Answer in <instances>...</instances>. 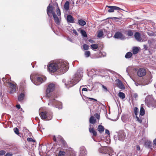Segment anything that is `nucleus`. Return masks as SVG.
<instances>
[{
    "label": "nucleus",
    "mask_w": 156,
    "mask_h": 156,
    "mask_svg": "<svg viewBox=\"0 0 156 156\" xmlns=\"http://www.w3.org/2000/svg\"><path fill=\"white\" fill-rule=\"evenodd\" d=\"M134 111L135 115L136 116L138 114L139 110L137 107H135L134 108Z\"/></svg>",
    "instance_id": "obj_38"
},
{
    "label": "nucleus",
    "mask_w": 156,
    "mask_h": 156,
    "mask_svg": "<svg viewBox=\"0 0 156 156\" xmlns=\"http://www.w3.org/2000/svg\"><path fill=\"white\" fill-rule=\"evenodd\" d=\"M102 150L103 151L101 152V153H108L110 156H112L114 155V152L111 147H104L103 148Z\"/></svg>",
    "instance_id": "obj_8"
},
{
    "label": "nucleus",
    "mask_w": 156,
    "mask_h": 156,
    "mask_svg": "<svg viewBox=\"0 0 156 156\" xmlns=\"http://www.w3.org/2000/svg\"><path fill=\"white\" fill-rule=\"evenodd\" d=\"M14 131L16 134L18 135L19 134V130L18 128H14Z\"/></svg>",
    "instance_id": "obj_43"
},
{
    "label": "nucleus",
    "mask_w": 156,
    "mask_h": 156,
    "mask_svg": "<svg viewBox=\"0 0 156 156\" xmlns=\"http://www.w3.org/2000/svg\"><path fill=\"white\" fill-rule=\"evenodd\" d=\"M83 47L85 50H87L89 48V46L86 44H84L83 45Z\"/></svg>",
    "instance_id": "obj_40"
},
{
    "label": "nucleus",
    "mask_w": 156,
    "mask_h": 156,
    "mask_svg": "<svg viewBox=\"0 0 156 156\" xmlns=\"http://www.w3.org/2000/svg\"><path fill=\"white\" fill-rule=\"evenodd\" d=\"M146 71L145 69L140 68L137 71V75L140 77H142L145 75Z\"/></svg>",
    "instance_id": "obj_12"
},
{
    "label": "nucleus",
    "mask_w": 156,
    "mask_h": 156,
    "mask_svg": "<svg viewBox=\"0 0 156 156\" xmlns=\"http://www.w3.org/2000/svg\"><path fill=\"white\" fill-rule=\"evenodd\" d=\"M135 84L136 86H138L139 85H140L139 83L136 82H135Z\"/></svg>",
    "instance_id": "obj_61"
},
{
    "label": "nucleus",
    "mask_w": 156,
    "mask_h": 156,
    "mask_svg": "<svg viewBox=\"0 0 156 156\" xmlns=\"http://www.w3.org/2000/svg\"><path fill=\"white\" fill-rule=\"evenodd\" d=\"M87 151L85 148L84 147H80V152L79 156H86Z\"/></svg>",
    "instance_id": "obj_13"
},
{
    "label": "nucleus",
    "mask_w": 156,
    "mask_h": 156,
    "mask_svg": "<svg viewBox=\"0 0 156 156\" xmlns=\"http://www.w3.org/2000/svg\"><path fill=\"white\" fill-rule=\"evenodd\" d=\"M55 88V85L53 83H50L48 86L45 95L48 99V105L51 107H55L58 109H61L62 108V104L55 99L57 96L53 92Z\"/></svg>",
    "instance_id": "obj_1"
},
{
    "label": "nucleus",
    "mask_w": 156,
    "mask_h": 156,
    "mask_svg": "<svg viewBox=\"0 0 156 156\" xmlns=\"http://www.w3.org/2000/svg\"><path fill=\"white\" fill-rule=\"evenodd\" d=\"M69 2L68 1H66L64 5V7L65 10L68 11L69 9Z\"/></svg>",
    "instance_id": "obj_23"
},
{
    "label": "nucleus",
    "mask_w": 156,
    "mask_h": 156,
    "mask_svg": "<svg viewBox=\"0 0 156 156\" xmlns=\"http://www.w3.org/2000/svg\"><path fill=\"white\" fill-rule=\"evenodd\" d=\"M48 71L50 73H54L58 71L57 62H50L48 66Z\"/></svg>",
    "instance_id": "obj_5"
},
{
    "label": "nucleus",
    "mask_w": 156,
    "mask_h": 156,
    "mask_svg": "<svg viewBox=\"0 0 156 156\" xmlns=\"http://www.w3.org/2000/svg\"><path fill=\"white\" fill-rule=\"evenodd\" d=\"M96 122V119L93 116H91L90 119V122L91 123L93 124Z\"/></svg>",
    "instance_id": "obj_26"
},
{
    "label": "nucleus",
    "mask_w": 156,
    "mask_h": 156,
    "mask_svg": "<svg viewBox=\"0 0 156 156\" xmlns=\"http://www.w3.org/2000/svg\"><path fill=\"white\" fill-rule=\"evenodd\" d=\"M106 7L109 8L108 10V12H114V10L119 11L122 10L121 9L115 6H111L107 5Z\"/></svg>",
    "instance_id": "obj_10"
},
{
    "label": "nucleus",
    "mask_w": 156,
    "mask_h": 156,
    "mask_svg": "<svg viewBox=\"0 0 156 156\" xmlns=\"http://www.w3.org/2000/svg\"><path fill=\"white\" fill-rule=\"evenodd\" d=\"M27 140L28 142H34L35 140H33L32 139L30 138H27Z\"/></svg>",
    "instance_id": "obj_48"
},
{
    "label": "nucleus",
    "mask_w": 156,
    "mask_h": 156,
    "mask_svg": "<svg viewBox=\"0 0 156 156\" xmlns=\"http://www.w3.org/2000/svg\"><path fill=\"white\" fill-rule=\"evenodd\" d=\"M78 23L79 25L81 26H83L86 25V22L83 20H78Z\"/></svg>",
    "instance_id": "obj_24"
},
{
    "label": "nucleus",
    "mask_w": 156,
    "mask_h": 156,
    "mask_svg": "<svg viewBox=\"0 0 156 156\" xmlns=\"http://www.w3.org/2000/svg\"><path fill=\"white\" fill-rule=\"evenodd\" d=\"M68 40L70 41V42H73V40L72 39H71V38H68Z\"/></svg>",
    "instance_id": "obj_60"
},
{
    "label": "nucleus",
    "mask_w": 156,
    "mask_h": 156,
    "mask_svg": "<svg viewBox=\"0 0 156 156\" xmlns=\"http://www.w3.org/2000/svg\"><path fill=\"white\" fill-rule=\"evenodd\" d=\"M9 85L10 88V93H13L16 91V85L11 83H9Z\"/></svg>",
    "instance_id": "obj_15"
},
{
    "label": "nucleus",
    "mask_w": 156,
    "mask_h": 156,
    "mask_svg": "<svg viewBox=\"0 0 156 156\" xmlns=\"http://www.w3.org/2000/svg\"><path fill=\"white\" fill-rule=\"evenodd\" d=\"M40 115L42 119H47L48 120H51L52 117L51 113H48L46 111L41 112Z\"/></svg>",
    "instance_id": "obj_7"
},
{
    "label": "nucleus",
    "mask_w": 156,
    "mask_h": 156,
    "mask_svg": "<svg viewBox=\"0 0 156 156\" xmlns=\"http://www.w3.org/2000/svg\"><path fill=\"white\" fill-rule=\"evenodd\" d=\"M147 36L145 35H142L141 36V40L140 42H143L146 41L147 40Z\"/></svg>",
    "instance_id": "obj_27"
},
{
    "label": "nucleus",
    "mask_w": 156,
    "mask_h": 156,
    "mask_svg": "<svg viewBox=\"0 0 156 156\" xmlns=\"http://www.w3.org/2000/svg\"><path fill=\"white\" fill-rule=\"evenodd\" d=\"M147 34L149 36H154V33L152 31H149L147 32Z\"/></svg>",
    "instance_id": "obj_41"
},
{
    "label": "nucleus",
    "mask_w": 156,
    "mask_h": 156,
    "mask_svg": "<svg viewBox=\"0 0 156 156\" xmlns=\"http://www.w3.org/2000/svg\"><path fill=\"white\" fill-rule=\"evenodd\" d=\"M88 98L89 99H91V100H94V101H97V100L95 99H94V98Z\"/></svg>",
    "instance_id": "obj_55"
},
{
    "label": "nucleus",
    "mask_w": 156,
    "mask_h": 156,
    "mask_svg": "<svg viewBox=\"0 0 156 156\" xmlns=\"http://www.w3.org/2000/svg\"><path fill=\"white\" fill-rule=\"evenodd\" d=\"M102 87L104 89V90L105 92H107V91H108V90L107 89L106 87L103 85H102Z\"/></svg>",
    "instance_id": "obj_45"
},
{
    "label": "nucleus",
    "mask_w": 156,
    "mask_h": 156,
    "mask_svg": "<svg viewBox=\"0 0 156 156\" xmlns=\"http://www.w3.org/2000/svg\"><path fill=\"white\" fill-rule=\"evenodd\" d=\"M98 129L100 133H101L104 131V128L102 126L99 125L98 127Z\"/></svg>",
    "instance_id": "obj_28"
},
{
    "label": "nucleus",
    "mask_w": 156,
    "mask_h": 156,
    "mask_svg": "<svg viewBox=\"0 0 156 156\" xmlns=\"http://www.w3.org/2000/svg\"><path fill=\"white\" fill-rule=\"evenodd\" d=\"M126 136L125 133L122 131H120L118 133V139L120 141H123L125 138Z\"/></svg>",
    "instance_id": "obj_9"
},
{
    "label": "nucleus",
    "mask_w": 156,
    "mask_h": 156,
    "mask_svg": "<svg viewBox=\"0 0 156 156\" xmlns=\"http://www.w3.org/2000/svg\"><path fill=\"white\" fill-rule=\"evenodd\" d=\"M114 37L115 38L119 39L121 40H124L126 39L125 37L121 32H116L115 35Z\"/></svg>",
    "instance_id": "obj_11"
},
{
    "label": "nucleus",
    "mask_w": 156,
    "mask_h": 156,
    "mask_svg": "<svg viewBox=\"0 0 156 156\" xmlns=\"http://www.w3.org/2000/svg\"><path fill=\"white\" fill-rule=\"evenodd\" d=\"M68 22L72 23L74 22V19L72 16L70 15H68L66 18Z\"/></svg>",
    "instance_id": "obj_18"
},
{
    "label": "nucleus",
    "mask_w": 156,
    "mask_h": 156,
    "mask_svg": "<svg viewBox=\"0 0 156 156\" xmlns=\"http://www.w3.org/2000/svg\"><path fill=\"white\" fill-rule=\"evenodd\" d=\"M115 81L117 87L120 89H124L125 87L122 81L119 79L116 80Z\"/></svg>",
    "instance_id": "obj_14"
},
{
    "label": "nucleus",
    "mask_w": 156,
    "mask_h": 156,
    "mask_svg": "<svg viewBox=\"0 0 156 156\" xmlns=\"http://www.w3.org/2000/svg\"><path fill=\"white\" fill-rule=\"evenodd\" d=\"M145 103L148 107H153L155 104V101L152 95H148L146 98Z\"/></svg>",
    "instance_id": "obj_6"
},
{
    "label": "nucleus",
    "mask_w": 156,
    "mask_h": 156,
    "mask_svg": "<svg viewBox=\"0 0 156 156\" xmlns=\"http://www.w3.org/2000/svg\"><path fill=\"white\" fill-rule=\"evenodd\" d=\"M127 35L129 36H131L133 34V30H129L127 31Z\"/></svg>",
    "instance_id": "obj_35"
},
{
    "label": "nucleus",
    "mask_w": 156,
    "mask_h": 156,
    "mask_svg": "<svg viewBox=\"0 0 156 156\" xmlns=\"http://www.w3.org/2000/svg\"><path fill=\"white\" fill-rule=\"evenodd\" d=\"M75 152L71 150L69 151V156H75Z\"/></svg>",
    "instance_id": "obj_33"
},
{
    "label": "nucleus",
    "mask_w": 156,
    "mask_h": 156,
    "mask_svg": "<svg viewBox=\"0 0 156 156\" xmlns=\"http://www.w3.org/2000/svg\"><path fill=\"white\" fill-rule=\"evenodd\" d=\"M139 51V49L137 47H134L133 48L132 52L134 54H136Z\"/></svg>",
    "instance_id": "obj_25"
},
{
    "label": "nucleus",
    "mask_w": 156,
    "mask_h": 156,
    "mask_svg": "<svg viewBox=\"0 0 156 156\" xmlns=\"http://www.w3.org/2000/svg\"><path fill=\"white\" fill-rule=\"evenodd\" d=\"M140 115H139V118L137 116H136V118L137 121L140 123H141L142 122V119L140 118Z\"/></svg>",
    "instance_id": "obj_36"
},
{
    "label": "nucleus",
    "mask_w": 156,
    "mask_h": 156,
    "mask_svg": "<svg viewBox=\"0 0 156 156\" xmlns=\"http://www.w3.org/2000/svg\"><path fill=\"white\" fill-rule=\"evenodd\" d=\"M56 13L58 16H60L61 15L60 10L59 8H57L56 9Z\"/></svg>",
    "instance_id": "obj_44"
},
{
    "label": "nucleus",
    "mask_w": 156,
    "mask_h": 156,
    "mask_svg": "<svg viewBox=\"0 0 156 156\" xmlns=\"http://www.w3.org/2000/svg\"><path fill=\"white\" fill-rule=\"evenodd\" d=\"M144 142V140L143 139L140 140L139 141V142L140 144H141Z\"/></svg>",
    "instance_id": "obj_51"
},
{
    "label": "nucleus",
    "mask_w": 156,
    "mask_h": 156,
    "mask_svg": "<svg viewBox=\"0 0 156 156\" xmlns=\"http://www.w3.org/2000/svg\"><path fill=\"white\" fill-rule=\"evenodd\" d=\"M103 35V32L102 31H100L98 35V37H101Z\"/></svg>",
    "instance_id": "obj_39"
},
{
    "label": "nucleus",
    "mask_w": 156,
    "mask_h": 156,
    "mask_svg": "<svg viewBox=\"0 0 156 156\" xmlns=\"http://www.w3.org/2000/svg\"><path fill=\"white\" fill-rule=\"evenodd\" d=\"M53 139L55 141H56V138H55V136H53Z\"/></svg>",
    "instance_id": "obj_63"
},
{
    "label": "nucleus",
    "mask_w": 156,
    "mask_h": 156,
    "mask_svg": "<svg viewBox=\"0 0 156 156\" xmlns=\"http://www.w3.org/2000/svg\"><path fill=\"white\" fill-rule=\"evenodd\" d=\"M65 152L64 151H60L59 152L58 156H64Z\"/></svg>",
    "instance_id": "obj_42"
},
{
    "label": "nucleus",
    "mask_w": 156,
    "mask_h": 156,
    "mask_svg": "<svg viewBox=\"0 0 156 156\" xmlns=\"http://www.w3.org/2000/svg\"><path fill=\"white\" fill-rule=\"evenodd\" d=\"M91 48L93 50L97 49L98 48V45L97 44H93L91 45Z\"/></svg>",
    "instance_id": "obj_34"
},
{
    "label": "nucleus",
    "mask_w": 156,
    "mask_h": 156,
    "mask_svg": "<svg viewBox=\"0 0 156 156\" xmlns=\"http://www.w3.org/2000/svg\"><path fill=\"white\" fill-rule=\"evenodd\" d=\"M25 95L23 93H21L18 97V100L20 101H22L24 99Z\"/></svg>",
    "instance_id": "obj_22"
},
{
    "label": "nucleus",
    "mask_w": 156,
    "mask_h": 156,
    "mask_svg": "<svg viewBox=\"0 0 156 156\" xmlns=\"http://www.w3.org/2000/svg\"><path fill=\"white\" fill-rule=\"evenodd\" d=\"M73 33L74 34H75L76 35H78V33H77V32H76V30H73Z\"/></svg>",
    "instance_id": "obj_52"
},
{
    "label": "nucleus",
    "mask_w": 156,
    "mask_h": 156,
    "mask_svg": "<svg viewBox=\"0 0 156 156\" xmlns=\"http://www.w3.org/2000/svg\"><path fill=\"white\" fill-rule=\"evenodd\" d=\"M134 37L137 41L140 42L141 40V36L139 33L136 32L134 34Z\"/></svg>",
    "instance_id": "obj_19"
},
{
    "label": "nucleus",
    "mask_w": 156,
    "mask_h": 156,
    "mask_svg": "<svg viewBox=\"0 0 156 156\" xmlns=\"http://www.w3.org/2000/svg\"><path fill=\"white\" fill-rule=\"evenodd\" d=\"M12 154L10 153H7L4 156H12Z\"/></svg>",
    "instance_id": "obj_50"
},
{
    "label": "nucleus",
    "mask_w": 156,
    "mask_h": 156,
    "mask_svg": "<svg viewBox=\"0 0 156 156\" xmlns=\"http://www.w3.org/2000/svg\"><path fill=\"white\" fill-rule=\"evenodd\" d=\"M46 145H44V146H43L42 147V149H45V150L44 151H42L43 152H45L46 151Z\"/></svg>",
    "instance_id": "obj_49"
},
{
    "label": "nucleus",
    "mask_w": 156,
    "mask_h": 156,
    "mask_svg": "<svg viewBox=\"0 0 156 156\" xmlns=\"http://www.w3.org/2000/svg\"><path fill=\"white\" fill-rule=\"evenodd\" d=\"M145 147L147 148L151 149L152 148V144L149 141H147L145 144Z\"/></svg>",
    "instance_id": "obj_21"
},
{
    "label": "nucleus",
    "mask_w": 156,
    "mask_h": 156,
    "mask_svg": "<svg viewBox=\"0 0 156 156\" xmlns=\"http://www.w3.org/2000/svg\"><path fill=\"white\" fill-rule=\"evenodd\" d=\"M149 83V82H148L147 80H145L144 82V83H142L141 85L143 86H144V85H145L148 84Z\"/></svg>",
    "instance_id": "obj_46"
},
{
    "label": "nucleus",
    "mask_w": 156,
    "mask_h": 156,
    "mask_svg": "<svg viewBox=\"0 0 156 156\" xmlns=\"http://www.w3.org/2000/svg\"><path fill=\"white\" fill-rule=\"evenodd\" d=\"M83 72H77L76 74L73 78L69 80H68L67 83L65 84L66 87L69 88L73 86L76 84L80 80L81 78L83 76Z\"/></svg>",
    "instance_id": "obj_2"
},
{
    "label": "nucleus",
    "mask_w": 156,
    "mask_h": 156,
    "mask_svg": "<svg viewBox=\"0 0 156 156\" xmlns=\"http://www.w3.org/2000/svg\"><path fill=\"white\" fill-rule=\"evenodd\" d=\"M89 131L91 133H92L93 136H96L97 135V132L93 128L90 127L89 128Z\"/></svg>",
    "instance_id": "obj_20"
},
{
    "label": "nucleus",
    "mask_w": 156,
    "mask_h": 156,
    "mask_svg": "<svg viewBox=\"0 0 156 156\" xmlns=\"http://www.w3.org/2000/svg\"><path fill=\"white\" fill-rule=\"evenodd\" d=\"M16 107L19 109L20 108V105H16Z\"/></svg>",
    "instance_id": "obj_58"
},
{
    "label": "nucleus",
    "mask_w": 156,
    "mask_h": 156,
    "mask_svg": "<svg viewBox=\"0 0 156 156\" xmlns=\"http://www.w3.org/2000/svg\"><path fill=\"white\" fill-rule=\"evenodd\" d=\"M154 145L156 146V138L153 141Z\"/></svg>",
    "instance_id": "obj_59"
},
{
    "label": "nucleus",
    "mask_w": 156,
    "mask_h": 156,
    "mask_svg": "<svg viewBox=\"0 0 156 156\" xmlns=\"http://www.w3.org/2000/svg\"><path fill=\"white\" fill-rule=\"evenodd\" d=\"M58 68V71L63 73H65L68 69L69 66L67 61L60 60L57 62Z\"/></svg>",
    "instance_id": "obj_3"
},
{
    "label": "nucleus",
    "mask_w": 156,
    "mask_h": 156,
    "mask_svg": "<svg viewBox=\"0 0 156 156\" xmlns=\"http://www.w3.org/2000/svg\"><path fill=\"white\" fill-rule=\"evenodd\" d=\"M137 150L139 151L140 150V148L139 145H137L136 146Z\"/></svg>",
    "instance_id": "obj_53"
},
{
    "label": "nucleus",
    "mask_w": 156,
    "mask_h": 156,
    "mask_svg": "<svg viewBox=\"0 0 156 156\" xmlns=\"http://www.w3.org/2000/svg\"><path fill=\"white\" fill-rule=\"evenodd\" d=\"M89 42H91V43L93 42V41L92 40H89Z\"/></svg>",
    "instance_id": "obj_64"
},
{
    "label": "nucleus",
    "mask_w": 156,
    "mask_h": 156,
    "mask_svg": "<svg viewBox=\"0 0 156 156\" xmlns=\"http://www.w3.org/2000/svg\"><path fill=\"white\" fill-rule=\"evenodd\" d=\"M132 53L131 52H129L126 54L125 55V57L126 58H129L132 56Z\"/></svg>",
    "instance_id": "obj_32"
},
{
    "label": "nucleus",
    "mask_w": 156,
    "mask_h": 156,
    "mask_svg": "<svg viewBox=\"0 0 156 156\" xmlns=\"http://www.w3.org/2000/svg\"><path fill=\"white\" fill-rule=\"evenodd\" d=\"M52 15L55 23L57 25L59 24V20L58 16L55 14V13H53Z\"/></svg>",
    "instance_id": "obj_17"
},
{
    "label": "nucleus",
    "mask_w": 156,
    "mask_h": 156,
    "mask_svg": "<svg viewBox=\"0 0 156 156\" xmlns=\"http://www.w3.org/2000/svg\"><path fill=\"white\" fill-rule=\"evenodd\" d=\"M82 91H87V88H83L82 89Z\"/></svg>",
    "instance_id": "obj_57"
},
{
    "label": "nucleus",
    "mask_w": 156,
    "mask_h": 156,
    "mask_svg": "<svg viewBox=\"0 0 156 156\" xmlns=\"http://www.w3.org/2000/svg\"><path fill=\"white\" fill-rule=\"evenodd\" d=\"M80 33L84 37H87V34L86 33V31L83 30H80Z\"/></svg>",
    "instance_id": "obj_29"
},
{
    "label": "nucleus",
    "mask_w": 156,
    "mask_h": 156,
    "mask_svg": "<svg viewBox=\"0 0 156 156\" xmlns=\"http://www.w3.org/2000/svg\"><path fill=\"white\" fill-rule=\"evenodd\" d=\"M5 151L4 150L0 151V155H4L5 153Z\"/></svg>",
    "instance_id": "obj_47"
},
{
    "label": "nucleus",
    "mask_w": 156,
    "mask_h": 156,
    "mask_svg": "<svg viewBox=\"0 0 156 156\" xmlns=\"http://www.w3.org/2000/svg\"><path fill=\"white\" fill-rule=\"evenodd\" d=\"M95 116L97 119H99L100 118L99 115L98 114H96Z\"/></svg>",
    "instance_id": "obj_56"
},
{
    "label": "nucleus",
    "mask_w": 156,
    "mask_h": 156,
    "mask_svg": "<svg viewBox=\"0 0 156 156\" xmlns=\"http://www.w3.org/2000/svg\"><path fill=\"white\" fill-rule=\"evenodd\" d=\"M145 110L143 107H141L140 111V115L141 116L145 114Z\"/></svg>",
    "instance_id": "obj_31"
},
{
    "label": "nucleus",
    "mask_w": 156,
    "mask_h": 156,
    "mask_svg": "<svg viewBox=\"0 0 156 156\" xmlns=\"http://www.w3.org/2000/svg\"><path fill=\"white\" fill-rule=\"evenodd\" d=\"M47 14L49 17H50V13H51L53 15V13H55L53 12V7L52 5H50V4L47 8Z\"/></svg>",
    "instance_id": "obj_16"
},
{
    "label": "nucleus",
    "mask_w": 156,
    "mask_h": 156,
    "mask_svg": "<svg viewBox=\"0 0 156 156\" xmlns=\"http://www.w3.org/2000/svg\"><path fill=\"white\" fill-rule=\"evenodd\" d=\"M105 133L108 134V135L110 134L109 132L108 129L105 130Z\"/></svg>",
    "instance_id": "obj_54"
},
{
    "label": "nucleus",
    "mask_w": 156,
    "mask_h": 156,
    "mask_svg": "<svg viewBox=\"0 0 156 156\" xmlns=\"http://www.w3.org/2000/svg\"><path fill=\"white\" fill-rule=\"evenodd\" d=\"M84 55L87 58L89 57L90 55V51H85L84 53Z\"/></svg>",
    "instance_id": "obj_37"
},
{
    "label": "nucleus",
    "mask_w": 156,
    "mask_h": 156,
    "mask_svg": "<svg viewBox=\"0 0 156 156\" xmlns=\"http://www.w3.org/2000/svg\"><path fill=\"white\" fill-rule=\"evenodd\" d=\"M118 95L119 97L122 99H124L125 97L124 94L122 92H119L118 94Z\"/></svg>",
    "instance_id": "obj_30"
},
{
    "label": "nucleus",
    "mask_w": 156,
    "mask_h": 156,
    "mask_svg": "<svg viewBox=\"0 0 156 156\" xmlns=\"http://www.w3.org/2000/svg\"><path fill=\"white\" fill-rule=\"evenodd\" d=\"M30 78L31 81L36 85L40 84L44 82L46 80V78L44 76H42L40 77H37L36 80L34 81L35 79V76L34 74L30 76Z\"/></svg>",
    "instance_id": "obj_4"
},
{
    "label": "nucleus",
    "mask_w": 156,
    "mask_h": 156,
    "mask_svg": "<svg viewBox=\"0 0 156 156\" xmlns=\"http://www.w3.org/2000/svg\"><path fill=\"white\" fill-rule=\"evenodd\" d=\"M106 54L105 53V52H103L102 53V55H103V56H106Z\"/></svg>",
    "instance_id": "obj_62"
}]
</instances>
